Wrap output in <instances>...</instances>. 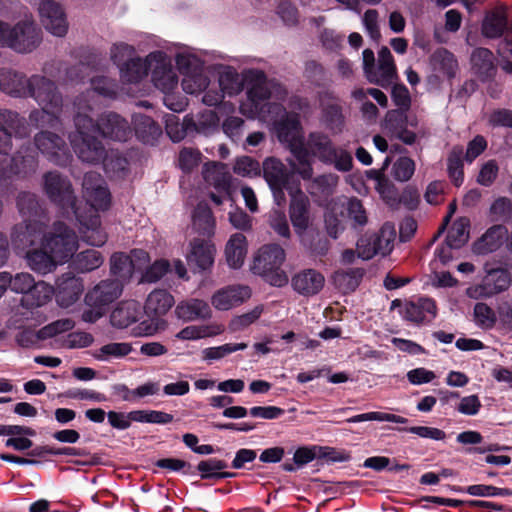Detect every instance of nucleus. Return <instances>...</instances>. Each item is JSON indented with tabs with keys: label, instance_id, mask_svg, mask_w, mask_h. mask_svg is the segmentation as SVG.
I'll list each match as a JSON object with an SVG mask.
<instances>
[{
	"label": "nucleus",
	"instance_id": "obj_1",
	"mask_svg": "<svg viewBox=\"0 0 512 512\" xmlns=\"http://www.w3.org/2000/svg\"><path fill=\"white\" fill-rule=\"evenodd\" d=\"M43 191L47 198L65 211H71L79 224L78 230L83 241L91 246H102L107 241V233L101 227L100 216L91 214L85 217L77 207V197L70 179L58 171H48L43 177Z\"/></svg>",
	"mask_w": 512,
	"mask_h": 512
},
{
	"label": "nucleus",
	"instance_id": "obj_2",
	"mask_svg": "<svg viewBox=\"0 0 512 512\" xmlns=\"http://www.w3.org/2000/svg\"><path fill=\"white\" fill-rule=\"evenodd\" d=\"M303 148L306 158H296V163H290L291 168L304 180L313 177L312 157L318 159L325 165H333L341 172H348L352 169V155L345 149L334 145L330 136L322 131H312L304 139Z\"/></svg>",
	"mask_w": 512,
	"mask_h": 512
},
{
	"label": "nucleus",
	"instance_id": "obj_3",
	"mask_svg": "<svg viewBox=\"0 0 512 512\" xmlns=\"http://www.w3.org/2000/svg\"><path fill=\"white\" fill-rule=\"evenodd\" d=\"M87 101L85 96L74 100L76 114L74 116L75 131L68 136L70 145L76 156L84 163L97 165L106 156V148L95 135L97 131L95 121L89 115L92 112L90 104L82 106Z\"/></svg>",
	"mask_w": 512,
	"mask_h": 512
},
{
	"label": "nucleus",
	"instance_id": "obj_4",
	"mask_svg": "<svg viewBox=\"0 0 512 512\" xmlns=\"http://www.w3.org/2000/svg\"><path fill=\"white\" fill-rule=\"evenodd\" d=\"M25 97L33 98L41 109L33 110L29 120L38 128H57L61 125L63 97L56 83L40 74L29 77Z\"/></svg>",
	"mask_w": 512,
	"mask_h": 512
},
{
	"label": "nucleus",
	"instance_id": "obj_5",
	"mask_svg": "<svg viewBox=\"0 0 512 512\" xmlns=\"http://www.w3.org/2000/svg\"><path fill=\"white\" fill-rule=\"evenodd\" d=\"M42 42V33L35 22L24 19L13 27L0 21V43L17 53H30Z\"/></svg>",
	"mask_w": 512,
	"mask_h": 512
},
{
	"label": "nucleus",
	"instance_id": "obj_6",
	"mask_svg": "<svg viewBox=\"0 0 512 512\" xmlns=\"http://www.w3.org/2000/svg\"><path fill=\"white\" fill-rule=\"evenodd\" d=\"M284 260L285 251L280 245H264L254 257L251 270L270 285L282 287L288 283V277L281 269Z\"/></svg>",
	"mask_w": 512,
	"mask_h": 512
},
{
	"label": "nucleus",
	"instance_id": "obj_7",
	"mask_svg": "<svg viewBox=\"0 0 512 512\" xmlns=\"http://www.w3.org/2000/svg\"><path fill=\"white\" fill-rule=\"evenodd\" d=\"M41 246L49 251L60 263L73 257L78 248V238L75 232L65 223L56 221L51 229L42 237Z\"/></svg>",
	"mask_w": 512,
	"mask_h": 512
},
{
	"label": "nucleus",
	"instance_id": "obj_8",
	"mask_svg": "<svg viewBox=\"0 0 512 512\" xmlns=\"http://www.w3.org/2000/svg\"><path fill=\"white\" fill-rule=\"evenodd\" d=\"M82 192L86 203L90 206L86 213L81 212L83 216L89 217L91 214L99 216V211H106L110 208L111 193L101 174L94 171L85 173L82 181Z\"/></svg>",
	"mask_w": 512,
	"mask_h": 512
},
{
	"label": "nucleus",
	"instance_id": "obj_9",
	"mask_svg": "<svg viewBox=\"0 0 512 512\" xmlns=\"http://www.w3.org/2000/svg\"><path fill=\"white\" fill-rule=\"evenodd\" d=\"M263 176L273 193L277 205H282L285 202V190L289 192L291 188L298 186L291 183L292 174L276 158H267L263 162Z\"/></svg>",
	"mask_w": 512,
	"mask_h": 512
},
{
	"label": "nucleus",
	"instance_id": "obj_10",
	"mask_svg": "<svg viewBox=\"0 0 512 512\" xmlns=\"http://www.w3.org/2000/svg\"><path fill=\"white\" fill-rule=\"evenodd\" d=\"M276 136L294 156L304 160L306 152L303 148L304 137L302 135V126L298 115H287L275 124Z\"/></svg>",
	"mask_w": 512,
	"mask_h": 512
},
{
	"label": "nucleus",
	"instance_id": "obj_11",
	"mask_svg": "<svg viewBox=\"0 0 512 512\" xmlns=\"http://www.w3.org/2000/svg\"><path fill=\"white\" fill-rule=\"evenodd\" d=\"M482 282L468 289V295L473 298H489L506 291L512 282L510 272L506 268H488Z\"/></svg>",
	"mask_w": 512,
	"mask_h": 512
},
{
	"label": "nucleus",
	"instance_id": "obj_12",
	"mask_svg": "<svg viewBox=\"0 0 512 512\" xmlns=\"http://www.w3.org/2000/svg\"><path fill=\"white\" fill-rule=\"evenodd\" d=\"M148 61H150L149 71L155 87L163 93L172 92L178 85V76L170 59L164 52L155 51L148 55Z\"/></svg>",
	"mask_w": 512,
	"mask_h": 512
},
{
	"label": "nucleus",
	"instance_id": "obj_13",
	"mask_svg": "<svg viewBox=\"0 0 512 512\" xmlns=\"http://www.w3.org/2000/svg\"><path fill=\"white\" fill-rule=\"evenodd\" d=\"M28 135L27 123L16 111L0 109V154L7 155L12 149V136Z\"/></svg>",
	"mask_w": 512,
	"mask_h": 512
},
{
	"label": "nucleus",
	"instance_id": "obj_14",
	"mask_svg": "<svg viewBox=\"0 0 512 512\" xmlns=\"http://www.w3.org/2000/svg\"><path fill=\"white\" fill-rule=\"evenodd\" d=\"M36 148L48 160L58 166H64L69 160V151L65 140L52 132L40 131L34 136Z\"/></svg>",
	"mask_w": 512,
	"mask_h": 512
},
{
	"label": "nucleus",
	"instance_id": "obj_15",
	"mask_svg": "<svg viewBox=\"0 0 512 512\" xmlns=\"http://www.w3.org/2000/svg\"><path fill=\"white\" fill-rule=\"evenodd\" d=\"M46 227L47 222L43 219L23 220L13 227L11 241L16 249L25 250L42 242Z\"/></svg>",
	"mask_w": 512,
	"mask_h": 512
},
{
	"label": "nucleus",
	"instance_id": "obj_16",
	"mask_svg": "<svg viewBox=\"0 0 512 512\" xmlns=\"http://www.w3.org/2000/svg\"><path fill=\"white\" fill-rule=\"evenodd\" d=\"M97 131L103 138L126 142L132 135L129 122L115 112L103 113L95 122Z\"/></svg>",
	"mask_w": 512,
	"mask_h": 512
},
{
	"label": "nucleus",
	"instance_id": "obj_17",
	"mask_svg": "<svg viewBox=\"0 0 512 512\" xmlns=\"http://www.w3.org/2000/svg\"><path fill=\"white\" fill-rule=\"evenodd\" d=\"M415 127L417 120L409 121L406 111L404 110H389L384 119V129L391 135V137L400 140L406 145H412L416 142L417 135L408 130V126Z\"/></svg>",
	"mask_w": 512,
	"mask_h": 512
},
{
	"label": "nucleus",
	"instance_id": "obj_18",
	"mask_svg": "<svg viewBox=\"0 0 512 512\" xmlns=\"http://www.w3.org/2000/svg\"><path fill=\"white\" fill-rule=\"evenodd\" d=\"M41 23L56 37H64L68 32L66 14L60 4L52 0L43 1L39 6Z\"/></svg>",
	"mask_w": 512,
	"mask_h": 512
},
{
	"label": "nucleus",
	"instance_id": "obj_19",
	"mask_svg": "<svg viewBox=\"0 0 512 512\" xmlns=\"http://www.w3.org/2000/svg\"><path fill=\"white\" fill-rule=\"evenodd\" d=\"M84 291V284L80 277L71 272L62 274L56 280L54 295L56 302L62 308H68L76 303Z\"/></svg>",
	"mask_w": 512,
	"mask_h": 512
},
{
	"label": "nucleus",
	"instance_id": "obj_20",
	"mask_svg": "<svg viewBox=\"0 0 512 512\" xmlns=\"http://www.w3.org/2000/svg\"><path fill=\"white\" fill-rule=\"evenodd\" d=\"M289 217L295 233H300L309 227L310 224V200L299 186L291 188Z\"/></svg>",
	"mask_w": 512,
	"mask_h": 512
},
{
	"label": "nucleus",
	"instance_id": "obj_21",
	"mask_svg": "<svg viewBox=\"0 0 512 512\" xmlns=\"http://www.w3.org/2000/svg\"><path fill=\"white\" fill-rule=\"evenodd\" d=\"M38 168L37 152L30 142H25L11 157L9 173L18 178H27Z\"/></svg>",
	"mask_w": 512,
	"mask_h": 512
},
{
	"label": "nucleus",
	"instance_id": "obj_22",
	"mask_svg": "<svg viewBox=\"0 0 512 512\" xmlns=\"http://www.w3.org/2000/svg\"><path fill=\"white\" fill-rule=\"evenodd\" d=\"M123 290L122 282L119 280H103L85 295L86 306L102 307L114 302L120 297Z\"/></svg>",
	"mask_w": 512,
	"mask_h": 512
},
{
	"label": "nucleus",
	"instance_id": "obj_23",
	"mask_svg": "<svg viewBox=\"0 0 512 512\" xmlns=\"http://www.w3.org/2000/svg\"><path fill=\"white\" fill-rule=\"evenodd\" d=\"M321 122L334 133L342 131L344 115L338 99L332 92L320 94Z\"/></svg>",
	"mask_w": 512,
	"mask_h": 512
},
{
	"label": "nucleus",
	"instance_id": "obj_24",
	"mask_svg": "<svg viewBox=\"0 0 512 512\" xmlns=\"http://www.w3.org/2000/svg\"><path fill=\"white\" fill-rule=\"evenodd\" d=\"M251 296L250 289L247 286L233 285L218 290L211 298V303L215 309L227 311L241 305Z\"/></svg>",
	"mask_w": 512,
	"mask_h": 512
},
{
	"label": "nucleus",
	"instance_id": "obj_25",
	"mask_svg": "<svg viewBox=\"0 0 512 512\" xmlns=\"http://www.w3.org/2000/svg\"><path fill=\"white\" fill-rule=\"evenodd\" d=\"M472 72L482 82L492 80L497 73L495 57L491 50L484 47L474 49L470 57Z\"/></svg>",
	"mask_w": 512,
	"mask_h": 512
},
{
	"label": "nucleus",
	"instance_id": "obj_26",
	"mask_svg": "<svg viewBox=\"0 0 512 512\" xmlns=\"http://www.w3.org/2000/svg\"><path fill=\"white\" fill-rule=\"evenodd\" d=\"M324 283V276L315 269L302 270L291 279L294 291L303 296L318 294L322 290Z\"/></svg>",
	"mask_w": 512,
	"mask_h": 512
},
{
	"label": "nucleus",
	"instance_id": "obj_27",
	"mask_svg": "<svg viewBox=\"0 0 512 512\" xmlns=\"http://www.w3.org/2000/svg\"><path fill=\"white\" fill-rule=\"evenodd\" d=\"M190 245L191 250L187 255L188 264L200 271L209 269L214 263L216 253L214 244L209 240L195 239Z\"/></svg>",
	"mask_w": 512,
	"mask_h": 512
},
{
	"label": "nucleus",
	"instance_id": "obj_28",
	"mask_svg": "<svg viewBox=\"0 0 512 512\" xmlns=\"http://www.w3.org/2000/svg\"><path fill=\"white\" fill-rule=\"evenodd\" d=\"M511 24L512 20L508 22L504 9H495L485 16L482 22V34L486 38L496 39L506 32L504 39H512V35L509 32Z\"/></svg>",
	"mask_w": 512,
	"mask_h": 512
},
{
	"label": "nucleus",
	"instance_id": "obj_29",
	"mask_svg": "<svg viewBox=\"0 0 512 512\" xmlns=\"http://www.w3.org/2000/svg\"><path fill=\"white\" fill-rule=\"evenodd\" d=\"M508 239V229L501 224L493 225L473 244V251L485 255L498 250Z\"/></svg>",
	"mask_w": 512,
	"mask_h": 512
},
{
	"label": "nucleus",
	"instance_id": "obj_30",
	"mask_svg": "<svg viewBox=\"0 0 512 512\" xmlns=\"http://www.w3.org/2000/svg\"><path fill=\"white\" fill-rule=\"evenodd\" d=\"M203 178L218 193H224L227 197L230 196L232 176L224 164L215 162L205 164Z\"/></svg>",
	"mask_w": 512,
	"mask_h": 512
},
{
	"label": "nucleus",
	"instance_id": "obj_31",
	"mask_svg": "<svg viewBox=\"0 0 512 512\" xmlns=\"http://www.w3.org/2000/svg\"><path fill=\"white\" fill-rule=\"evenodd\" d=\"M175 314L185 322H192L210 319L212 310L206 301L192 298L180 302L175 308Z\"/></svg>",
	"mask_w": 512,
	"mask_h": 512
},
{
	"label": "nucleus",
	"instance_id": "obj_32",
	"mask_svg": "<svg viewBox=\"0 0 512 512\" xmlns=\"http://www.w3.org/2000/svg\"><path fill=\"white\" fill-rule=\"evenodd\" d=\"M142 315L140 304L135 300L122 301L112 311L110 322L112 326L124 329L136 323Z\"/></svg>",
	"mask_w": 512,
	"mask_h": 512
},
{
	"label": "nucleus",
	"instance_id": "obj_33",
	"mask_svg": "<svg viewBox=\"0 0 512 512\" xmlns=\"http://www.w3.org/2000/svg\"><path fill=\"white\" fill-rule=\"evenodd\" d=\"M246 82L247 98L255 107H257L261 102L270 98L271 91L268 87L267 77L263 71H249Z\"/></svg>",
	"mask_w": 512,
	"mask_h": 512
},
{
	"label": "nucleus",
	"instance_id": "obj_34",
	"mask_svg": "<svg viewBox=\"0 0 512 512\" xmlns=\"http://www.w3.org/2000/svg\"><path fill=\"white\" fill-rule=\"evenodd\" d=\"M437 307L433 299L427 297L418 298L416 301L406 302L402 310L403 318L414 323H421L426 315L436 316Z\"/></svg>",
	"mask_w": 512,
	"mask_h": 512
},
{
	"label": "nucleus",
	"instance_id": "obj_35",
	"mask_svg": "<svg viewBox=\"0 0 512 512\" xmlns=\"http://www.w3.org/2000/svg\"><path fill=\"white\" fill-rule=\"evenodd\" d=\"M173 296L164 289L152 291L145 302L144 311L151 319H157L165 315L173 306Z\"/></svg>",
	"mask_w": 512,
	"mask_h": 512
},
{
	"label": "nucleus",
	"instance_id": "obj_36",
	"mask_svg": "<svg viewBox=\"0 0 512 512\" xmlns=\"http://www.w3.org/2000/svg\"><path fill=\"white\" fill-rule=\"evenodd\" d=\"M16 206L23 220L43 219L48 222L44 208L35 193L22 191L17 195Z\"/></svg>",
	"mask_w": 512,
	"mask_h": 512
},
{
	"label": "nucleus",
	"instance_id": "obj_37",
	"mask_svg": "<svg viewBox=\"0 0 512 512\" xmlns=\"http://www.w3.org/2000/svg\"><path fill=\"white\" fill-rule=\"evenodd\" d=\"M29 78L23 73L11 70L0 69V90L14 97H25Z\"/></svg>",
	"mask_w": 512,
	"mask_h": 512
},
{
	"label": "nucleus",
	"instance_id": "obj_38",
	"mask_svg": "<svg viewBox=\"0 0 512 512\" xmlns=\"http://www.w3.org/2000/svg\"><path fill=\"white\" fill-rule=\"evenodd\" d=\"M134 130L137 138L144 144L154 145L162 135L161 126L150 116L139 114L134 117Z\"/></svg>",
	"mask_w": 512,
	"mask_h": 512
},
{
	"label": "nucleus",
	"instance_id": "obj_39",
	"mask_svg": "<svg viewBox=\"0 0 512 512\" xmlns=\"http://www.w3.org/2000/svg\"><path fill=\"white\" fill-rule=\"evenodd\" d=\"M365 275L363 268H349L338 270L332 275V281L335 287L342 293L348 294L354 292L361 283Z\"/></svg>",
	"mask_w": 512,
	"mask_h": 512
},
{
	"label": "nucleus",
	"instance_id": "obj_40",
	"mask_svg": "<svg viewBox=\"0 0 512 512\" xmlns=\"http://www.w3.org/2000/svg\"><path fill=\"white\" fill-rule=\"evenodd\" d=\"M91 87H92L91 90H88L87 92L80 94L76 98L85 96L87 101H83L82 106L90 104L92 107V110L94 109V100H93L94 93H97L98 95H101V96L107 97V98H115L118 93L117 81L114 79H110L108 77H104V76L92 78L91 79Z\"/></svg>",
	"mask_w": 512,
	"mask_h": 512
},
{
	"label": "nucleus",
	"instance_id": "obj_41",
	"mask_svg": "<svg viewBox=\"0 0 512 512\" xmlns=\"http://www.w3.org/2000/svg\"><path fill=\"white\" fill-rule=\"evenodd\" d=\"M300 242L316 256H324L329 250L328 239L315 228H306L300 233H296Z\"/></svg>",
	"mask_w": 512,
	"mask_h": 512
},
{
	"label": "nucleus",
	"instance_id": "obj_42",
	"mask_svg": "<svg viewBox=\"0 0 512 512\" xmlns=\"http://www.w3.org/2000/svg\"><path fill=\"white\" fill-rule=\"evenodd\" d=\"M149 66L148 56L145 59L134 56L130 61L120 66V77L128 83H137L148 75Z\"/></svg>",
	"mask_w": 512,
	"mask_h": 512
},
{
	"label": "nucleus",
	"instance_id": "obj_43",
	"mask_svg": "<svg viewBox=\"0 0 512 512\" xmlns=\"http://www.w3.org/2000/svg\"><path fill=\"white\" fill-rule=\"evenodd\" d=\"M28 266L35 272L46 275L56 269L58 260L45 249H34L27 252Z\"/></svg>",
	"mask_w": 512,
	"mask_h": 512
},
{
	"label": "nucleus",
	"instance_id": "obj_44",
	"mask_svg": "<svg viewBox=\"0 0 512 512\" xmlns=\"http://www.w3.org/2000/svg\"><path fill=\"white\" fill-rule=\"evenodd\" d=\"M54 294V288L44 281H34L26 296H22L20 303L26 308L45 305Z\"/></svg>",
	"mask_w": 512,
	"mask_h": 512
},
{
	"label": "nucleus",
	"instance_id": "obj_45",
	"mask_svg": "<svg viewBox=\"0 0 512 512\" xmlns=\"http://www.w3.org/2000/svg\"><path fill=\"white\" fill-rule=\"evenodd\" d=\"M431 64L434 71L441 73L448 79L456 76L458 62L453 53L447 49L441 48L436 50L431 56Z\"/></svg>",
	"mask_w": 512,
	"mask_h": 512
},
{
	"label": "nucleus",
	"instance_id": "obj_46",
	"mask_svg": "<svg viewBox=\"0 0 512 512\" xmlns=\"http://www.w3.org/2000/svg\"><path fill=\"white\" fill-rule=\"evenodd\" d=\"M247 253L246 238L241 233L232 235L226 245L225 255L231 268H240Z\"/></svg>",
	"mask_w": 512,
	"mask_h": 512
},
{
	"label": "nucleus",
	"instance_id": "obj_47",
	"mask_svg": "<svg viewBox=\"0 0 512 512\" xmlns=\"http://www.w3.org/2000/svg\"><path fill=\"white\" fill-rule=\"evenodd\" d=\"M192 222L194 229L206 236L214 233L215 218L207 203L200 202L194 209Z\"/></svg>",
	"mask_w": 512,
	"mask_h": 512
},
{
	"label": "nucleus",
	"instance_id": "obj_48",
	"mask_svg": "<svg viewBox=\"0 0 512 512\" xmlns=\"http://www.w3.org/2000/svg\"><path fill=\"white\" fill-rule=\"evenodd\" d=\"M166 133L173 142L183 140L188 134L193 133L195 128L194 117L185 116L183 122H179V118L171 115L166 119Z\"/></svg>",
	"mask_w": 512,
	"mask_h": 512
},
{
	"label": "nucleus",
	"instance_id": "obj_49",
	"mask_svg": "<svg viewBox=\"0 0 512 512\" xmlns=\"http://www.w3.org/2000/svg\"><path fill=\"white\" fill-rule=\"evenodd\" d=\"M104 57L101 54L91 53L86 62H80L67 69L66 76L72 82H84L89 69L98 70L102 67Z\"/></svg>",
	"mask_w": 512,
	"mask_h": 512
},
{
	"label": "nucleus",
	"instance_id": "obj_50",
	"mask_svg": "<svg viewBox=\"0 0 512 512\" xmlns=\"http://www.w3.org/2000/svg\"><path fill=\"white\" fill-rule=\"evenodd\" d=\"M228 464L224 460L211 458L208 460H202L197 465V470L200 472V477L203 480L206 479H226L235 476V473L223 472Z\"/></svg>",
	"mask_w": 512,
	"mask_h": 512
},
{
	"label": "nucleus",
	"instance_id": "obj_51",
	"mask_svg": "<svg viewBox=\"0 0 512 512\" xmlns=\"http://www.w3.org/2000/svg\"><path fill=\"white\" fill-rule=\"evenodd\" d=\"M103 260L99 251L87 249L74 257L72 265L78 272L86 273L99 268L103 264Z\"/></svg>",
	"mask_w": 512,
	"mask_h": 512
},
{
	"label": "nucleus",
	"instance_id": "obj_52",
	"mask_svg": "<svg viewBox=\"0 0 512 512\" xmlns=\"http://www.w3.org/2000/svg\"><path fill=\"white\" fill-rule=\"evenodd\" d=\"M392 247V243H380L379 237L374 238L373 242L360 239L357 243V256L363 260H369L377 254H388Z\"/></svg>",
	"mask_w": 512,
	"mask_h": 512
},
{
	"label": "nucleus",
	"instance_id": "obj_53",
	"mask_svg": "<svg viewBox=\"0 0 512 512\" xmlns=\"http://www.w3.org/2000/svg\"><path fill=\"white\" fill-rule=\"evenodd\" d=\"M110 271L116 280H129L133 273L132 260L125 253H114L110 258Z\"/></svg>",
	"mask_w": 512,
	"mask_h": 512
},
{
	"label": "nucleus",
	"instance_id": "obj_54",
	"mask_svg": "<svg viewBox=\"0 0 512 512\" xmlns=\"http://www.w3.org/2000/svg\"><path fill=\"white\" fill-rule=\"evenodd\" d=\"M132 346L126 342H112L100 347L94 354L99 361H110L112 358H123L130 354Z\"/></svg>",
	"mask_w": 512,
	"mask_h": 512
},
{
	"label": "nucleus",
	"instance_id": "obj_55",
	"mask_svg": "<svg viewBox=\"0 0 512 512\" xmlns=\"http://www.w3.org/2000/svg\"><path fill=\"white\" fill-rule=\"evenodd\" d=\"M462 154V149L454 148L447 158V172L456 187L461 186L464 182Z\"/></svg>",
	"mask_w": 512,
	"mask_h": 512
},
{
	"label": "nucleus",
	"instance_id": "obj_56",
	"mask_svg": "<svg viewBox=\"0 0 512 512\" xmlns=\"http://www.w3.org/2000/svg\"><path fill=\"white\" fill-rule=\"evenodd\" d=\"M469 224L466 220H459L453 223L449 229L445 243L455 249L461 248L469 238Z\"/></svg>",
	"mask_w": 512,
	"mask_h": 512
},
{
	"label": "nucleus",
	"instance_id": "obj_57",
	"mask_svg": "<svg viewBox=\"0 0 512 512\" xmlns=\"http://www.w3.org/2000/svg\"><path fill=\"white\" fill-rule=\"evenodd\" d=\"M397 76L396 66H374L373 70L366 76L370 83L388 88L393 85Z\"/></svg>",
	"mask_w": 512,
	"mask_h": 512
},
{
	"label": "nucleus",
	"instance_id": "obj_58",
	"mask_svg": "<svg viewBox=\"0 0 512 512\" xmlns=\"http://www.w3.org/2000/svg\"><path fill=\"white\" fill-rule=\"evenodd\" d=\"M222 329L218 325L187 326L183 328L177 337L182 340H197L218 335Z\"/></svg>",
	"mask_w": 512,
	"mask_h": 512
},
{
	"label": "nucleus",
	"instance_id": "obj_59",
	"mask_svg": "<svg viewBox=\"0 0 512 512\" xmlns=\"http://www.w3.org/2000/svg\"><path fill=\"white\" fill-rule=\"evenodd\" d=\"M130 418L135 422L168 424L173 421V415L157 410H134L130 412Z\"/></svg>",
	"mask_w": 512,
	"mask_h": 512
},
{
	"label": "nucleus",
	"instance_id": "obj_60",
	"mask_svg": "<svg viewBox=\"0 0 512 512\" xmlns=\"http://www.w3.org/2000/svg\"><path fill=\"white\" fill-rule=\"evenodd\" d=\"M219 88L220 92H223L224 97L225 95L232 96L242 91L243 83L238 73L229 69L220 74Z\"/></svg>",
	"mask_w": 512,
	"mask_h": 512
},
{
	"label": "nucleus",
	"instance_id": "obj_61",
	"mask_svg": "<svg viewBox=\"0 0 512 512\" xmlns=\"http://www.w3.org/2000/svg\"><path fill=\"white\" fill-rule=\"evenodd\" d=\"M352 97L361 103L360 112L362 117L369 122H374L379 114L377 106L368 100L365 89L359 88L352 91Z\"/></svg>",
	"mask_w": 512,
	"mask_h": 512
},
{
	"label": "nucleus",
	"instance_id": "obj_62",
	"mask_svg": "<svg viewBox=\"0 0 512 512\" xmlns=\"http://www.w3.org/2000/svg\"><path fill=\"white\" fill-rule=\"evenodd\" d=\"M376 190L381 199L392 209L399 208V192L389 179H379L376 183Z\"/></svg>",
	"mask_w": 512,
	"mask_h": 512
},
{
	"label": "nucleus",
	"instance_id": "obj_63",
	"mask_svg": "<svg viewBox=\"0 0 512 512\" xmlns=\"http://www.w3.org/2000/svg\"><path fill=\"white\" fill-rule=\"evenodd\" d=\"M347 212L354 228H363L368 223L367 212L358 198L353 197L349 199Z\"/></svg>",
	"mask_w": 512,
	"mask_h": 512
},
{
	"label": "nucleus",
	"instance_id": "obj_64",
	"mask_svg": "<svg viewBox=\"0 0 512 512\" xmlns=\"http://www.w3.org/2000/svg\"><path fill=\"white\" fill-rule=\"evenodd\" d=\"M415 172V162L409 157H400L392 167L393 177L400 182L408 181Z\"/></svg>",
	"mask_w": 512,
	"mask_h": 512
}]
</instances>
